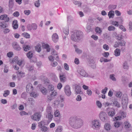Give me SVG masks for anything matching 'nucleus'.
Instances as JSON below:
<instances>
[{
	"label": "nucleus",
	"mask_w": 132,
	"mask_h": 132,
	"mask_svg": "<svg viewBox=\"0 0 132 132\" xmlns=\"http://www.w3.org/2000/svg\"><path fill=\"white\" fill-rule=\"evenodd\" d=\"M84 121L80 118H77L76 116L71 117L69 120L70 126L73 128H80L83 125Z\"/></svg>",
	"instance_id": "obj_1"
},
{
	"label": "nucleus",
	"mask_w": 132,
	"mask_h": 132,
	"mask_svg": "<svg viewBox=\"0 0 132 132\" xmlns=\"http://www.w3.org/2000/svg\"><path fill=\"white\" fill-rule=\"evenodd\" d=\"M82 32L80 31H77L72 33L71 39L73 41L78 42L82 38Z\"/></svg>",
	"instance_id": "obj_2"
},
{
	"label": "nucleus",
	"mask_w": 132,
	"mask_h": 132,
	"mask_svg": "<svg viewBox=\"0 0 132 132\" xmlns=\"http://www.w3.org/2000/svg\"><path fill=\"white\" fill-rule=\"evenodd\" d=\"M52 55L48 57L49 60L51 61H53L54 58L56 61L59 60V57L57 55V52L54 49H52L51 52Z\"/></svg>",
	"instance_id": "obj_3"
},
{
	"label": "nucleus",
	"mask_w": 132,
	"mask_h": 132,
	"mask_svg": "<svg viewBox=\"0 0 132 132\" xmlns=\"http://www.w3.org/2000/svg\"><path fill=\"white\" fill-rule=\"evenodd\" d=\"M100 126V123L98 120H94L92 121L91 122V127L92 128L94 129H96L98 128Z\"/></svg>",
	"instance_id": "obj_4"
},
{
	"label": "nucleus",
	"mask_w": 132,
	"mask_h": 132,
	"mask_svg": "<svg viewBox=\"0 0 132 132\" xmlns=\"http://www.w3.org/2000/svg\"><path fill=\"white\" fill-rule=\"evenodd\" d=\"M128 103V96L126 95H125L122 97V107L124 109H126Z\"/></svg>",
	"instance_id": "obj_5"
},
{
	"label": "nucleus",
	"mask_w": 132,
	"mask_h": 132,
	"mask_svg": "<svg viewBox=\"0 0 132 132\" xmlns=\"http://www.w3.org/2000/svg\"><path fill=\"white\" fill-rule=\"evenodd\" d=\"M98 116L100 119L103 122H106L107 120L108 117L107 114L104 112H101L99 114Z\"/></svg>",
	"instance_id": "obj_6"
},
{
	"label": "nucleus",
	"mask_w": 132,
	"mask_h": 132,
	"mask_svg": "<svg viewBox=\"0 0 132 132\" xmlns=\"http://www.w3.org/2000/svg\"><path fill=\"white\" fill-rule=\"evenodd\" d=\"M64 91L65 94L68 97L70 96L71 94V88L69 85H67L65 86L64 88Z\"/></svg>",
	"instance_id": "obj_7"
},
{
	"label": "nucleus",
	"mask_w": 132,
	"mask_h": 132,
	"mask_svg": "<svg viewBox=\"0 0 132 132\" xmlns=\"http://www.w3.org/2000/svg\"><path fill=\"white\" fill-rule=\"evenodd\" d=\"M42 116L41 113L40 112H36L34 113L31 116V119L36 121H39Z\"/></svg>",
	"instance_id": "obj_8"
},
{
	"label": "nucleus",
	"mask_w": 132,
	"mask_h": 132,
	"mask_svg": "<svg viewBox=\"0 0 132 132\" xmlns=\"http://www.w3.org/2000/svg\"><path fill=\"white\" fill-rule=\"evenodd\" d=\"M77 71L78 73L82 76L86 77H88V73L82 68H79L77 70Z\"/></svg>",
	"instance_id": "obj_9"
},
{
	"label": "nucleus",
	"mask_w": 132,
	"mask_h": 132,
	"mask_svg": "<svg viewBox=\"0 0 132 132\" xmlns=\"http://www.w3.org/2000/svg\"><path fill=\"white\" fill-rule=\"evenodd\" d=\"M37 25L35 23H32L31 24H29L27 26V29L29 31H31L32 29L35 30L37 29Z\"/></svg>",
	"instance_id": "obj_10"
},
{
	"label": "nucleus",
	"mask_w": 132,
	"mask_h": 132,
	"mask_svg": "<svg viewBox=\"0 0 132 132\" xmlns=\"http://www.w3.org/2000/svg\"><path fill=\"white\" fill-rule=\"evenodd\" d=\"M54 121L57 122H59L60 118L59 117L60 115L59 111L58 110L54 111Z\"/></svg>",
	"instance_id": "obj_11"
},
{
	"label": "nucleus",
	"mask_w": 132,
	"mask_h": 132,
	"mask_svg": "<svg viewBox=\"0 0 132 132\" xmlns=\"http://www.w3.org/2000/svg\"><path fill=\"white\" fill-rule=\"evenodd\" d=\"M34 88L32 84L30 83L27 84L26 87V89L27 92L30 93L33 90Z\"/></svg>",
	"instance_id": "obj_12"
},
{
	"label": "nucleus",
	"mask_w": 132,
	"mask_h": 132,
	"mask_svg": "<svg viewBox=\"0 0 132 132\" xmlns=\"http://www.w3.org/2000/svg\"><path fill=\"white\" fill-rule=\"evenodd\" d=\"M126 112H121L120 113V115L116 117L115 119L116 120H121L125 117L126 116Z\"/></svg>",
	"instance_id": "obj_13"
},
{
	"label": "nucleus",
	"mask_w": 132,
	"mask_h": 132,
	"mask_svg": "<svg viewBox=\"0 0 132 132\" xmlns=\"http://www.w3.org/2000/svg\"><path fill=\"white\" fill-rule=\"evenodd\" d=\"M52 39L54 43L57 42L59 40V37L56 33H54L53 34L52 36Z\"/></svg>",
	"instance_id": "obj_14"
},
{
	"label": "nucleus",
	"mask_w": 132,
	"mask_h": 132,
	"mask_svg": "<svg viewBox=\"0 0 132 132\" xmlns=\"http://www.w3.org/2000/svg\"><path fill=\"white\" fill-rule=\"evenodd\" d=\"M49 122L47 120H42L40 122L38 123V126H44L45 125H47Z\"/></svg>",
	"instance_id": "obj_15"
},
{
	"label": "nucleus",
	"mask_w": 132,
	"mask_h": 132,
	"mask_svg": "<svg viewBox=\"0 0 132 132\" xmlns=\"http://www.w3.org/2000/svg\"><path fill=\"white\" fill-rule=\"evenodd\" d=\"M12 46L13 48L16 50L19 51L21 49V48L16 42H13L12 44Z\"/></svg>",
	"instance_id": "obj_16"
},
{
	"label": "nucleus",
	"mask_w": 132,
	"mask_h": 132,
	"mask_svg": "<svg viewBox=\"0 0 132 132\" xmlns=\"http://www.w3.org/2000/svg\"><path fill=\"white\" fill-rule=\"evenodd\" d=\"M75 94H80L82 93V92L81 90V87L78 85H77L75 88Z\"/></svg>",
	"instance_id": "obj_17"
},
{
	"label": "nucleus",
	"mask_w": 132,
	"mask_h": 132,
	"mask_svg": "<svg viewBox=\"0 0 132 132\" xmlns=\"http://www.w3.org/2000/svg\"><path fill=\"white\" fill-rule=\"evenodd\" d=\"M52 91L50 97H48V99L50 100H51L53 99V97L55 96L57 94L55 90H54Z\"/></svg>",
	"instance_id": "obj_18"
},
{
	"label": "nucleus",
	"mask_w": 132,
	"mask_h": 132,
	"mask_svg": "<svg viewBox=\"0 0 132 132\" xmlns=\"http://www.w3.org/2000/svg\"><path fill=\"white\" fill-rule=\"evenodd\" d=\"M39 89L41 92L43 94L45 95L47 94L48 91L47 89L45 88L42 87H40Z\"/></svg>",
	"instance_id": "obj_19"
},
{
	"label": "nucleus",
	"mask_w": 132,
	"mask_h": 132,
	"mask_svg": "<svg viewBox=\"0 0 132 132\" xmlns=\"http://www.w3.org/2000/svg\"><path fill=\"white\" fill-rule=\"evenodd\" d=\"M115 114V111L114 109L111 108L109 111L108 112V115L111 117H112Z\"/></svg>",
	"instance_id": "obj_20"
},
{
	"label": "nucleus",
	"mask_w": 132,
	"mask_h": 132,
	"mask_svg": "<svg viewBox=\"0 0 132 132\" xmlns=\"http://www.w3.org/2000/svg\"><path fill=\"white\" fill-rule=\"evenodd\" d=\"M104 127L105 130L107 131H109L111 129V126L110 124L108 123H106L104 125Z\"/></svg>",
	"instance_id": "obj_21"
},
{
	"label": "nucleus",
	"mask_w": 132,
	"mask_h": 132,
	"mask_svg": "<svg viewBox=\"0 0 132 132\" xmlns=\"http://www.w3.org/2000/svg\"><path fill=\"white\" fill-rule=\"evenodd\" d=\"M17 20H14L13 21L12 23V25L14 29H16L18 28V24L17 23Z\"/></svg>",
	"instance_id": "obj_22"
},
{
	"label": "nucleus",
	"mask_w": 132,
	"mask_h": 132,
	"mask_svg": "<svg viewBox=\"0 0 132 132\" xmlns=\"http://www.w3.org/2000/svg\"><path fill=\"white\" fill-rule=\"evenodd\" d=\"M108 15L109 18H113L114 16V12L112 10L110 11L108 13Z\"/></svg>",
	"instance_id": "obj_23"
},
{
	"label": "nucleus",
	"mask_w": 132,
	"mask_h": 132,
	"mask_svg": "<svg viewBox=\"0 0 132 132\" xmlns=\"http://www.w3.org/2000/svg\"><path fill=\"white\" fill-rule=\"evenodd\" d=\"M65 96L64 95H59L58 97V100L59 102H63L64 101Z\"/></svg>",
	"instance_id": "obj_24"
},
{
	"label": "nucleus",
	"mask_w": 132,
	"mask_h": 132,
	"mask_svg": "<svg viewBox=\"0 0 132 132\" xmlns=\"http://www.w3.org/2000/svg\"><path fill=\"white\" fill-rule=\"evenodd\" d=\"M46 117L48 119L49 121H51L53 117V115L52 113H47L46 115Z\"/></svg>",
	"instance_id": "obj_25"
},
{
	"label": "nucleus",
	"mask_w": 132,
	"mask_h": 132,
	"mask_svg": "<svg viewBox=\"0 0 132 132\" xmlns=\"http://www.w3.org/2000/svg\"><path fill=\"white\" fill-rule=\"evenodd\" d=\"M42 47L43 48H46V51L48 52H49L50 50L49 46L47 44H42Z\"/></svg>",
	"instance_id": "obj_26"
},
{
	"label": "nucleus",
	"mask_w": 132,
	"mask_h": 132,
	"mask_svg": "<svg viewBox=\"0 0 132 132\" xmlns=\"http://www.w3.org/2000/svg\"><path fill=\"white\" fill-rule=\"evenodd\" d=\"M114 55L116 56H119L120 55V50L119 49L116 48L114 51Z\"/></svg>",
	"instance_id": "obj_27"
},
{
	"label": "nucleus",
	"mask_w": 132,
	"mask_h": 132,
	"mask_svg": "<svg viewBox=\"0 0 132 132\" xmlns=\"http://www.w3.org/2000/svg\"><path fill=\"white\" fill-rule=\"evenodd\" d=\"M40 128V130L42 132H45L47 131L48 130V128L46 126H38Z\"/></svg>",
	"instance_id": "obj_28"
},
{
	"label": "nucleus",
	"mask_w": 132,
	"mask_h": 132,
	"mask_svg": "<svg viewBox=\"0 0 132 132\" xmlns=\"http://www.w3.org/2000/svg\"><path fill=\"white\" fill-rule=\"evenodd\" d=\"M46 111L47 113H52V108L49 105L47 106Z\"/></svg>",
	"instance_id": "obj_29"
},
{
	"label": "nucleus",
	"mask_w": 132,
	"mask_h": 132,
	"mask_svg": "<svg viewBox=\"0 0 132 132\" xmlns=\"http://www.w3.org/2000/svg\"><path fill=\"white\" fill-rule=\"evenodd\" d=\"M6 24L4 22H0V28L4 29L7 27Z\"/></svg>",
	"instance_id": "obj_30"
},
{
	"label": "nucleus",
	"mask_w": 132,
	"mask_h": 132,
	"mask_svg": "<svg viewBox=\"0 0 132 132\" xmlns=\"http://www.w3.org/2000/svg\"><path fill=\"white\" fill-rule=\"evenodd\" d=\"M63 31L66 35H68L69 34V28L67 27L63 28Z\"/></svg>",
	"instance_id": "obj_31"
},
{
	"label": "nucleus",
	"mask_w": 132,
	"mask_h": 132,
	"mask_svg": "<svg viewBox=\"0 0 132 132\" xmlns=\"http://www.w3.org/2000/svg\"><path fill=\"white\" fill-rule=\"evenodd\" d=\"M123 67L125 69H128L129 66L127 62L125 61L123 63Z\"/></svg>",
	"instance_id": "obj_32"
},
{
	"label": "nucleus",
	"mask_w": 132,
	"mask_h": 132,
	"mask_svg": "<svg viewBox=\"0 0 132 132\" xmlns=\"http://www.w3.org/2000/svg\"><path fill=\"white\" fill-rule=\"evenodd\" d=\"M60 78L61 82H64L65 81L66 79L64 75H60Z\"/></svg>",
	"instance_id": "obj_33"
},
{
	"label": "nucleus",
	"mask_w": 132,
	"mask_h": 132,
	"mask_svg": "<svg viewBox=\"0 0 132 132\" xmlns=\"http://www.w3.org/2000/svg\"><path fill=\"white\" fill-rule=\"evenodd\" d=\"M36 50L38 52L41 51V45L39 44H38L35 47Z\"/></svg>",
	"instance_id": "obj_34"
},
{
	"label": "nucleus",
	"mask_w": 132,
	"mask_h": 132,
	"mask_svg": "<svg viewBox=\"0 0 132 132\" xmlns=\"http://www.w3.org/2000/svg\"><path fill=\"white\" fill-rule=\"evenodd\" d=\"M114 92L116 97H121L122 94L121 92L120 91H115Z\"/></svg>",
	"instance_id": "obj_35"
},
{
	"label": "nucleus",
	"mask_w": 132,
	"mask_h": 132,
	"mask_svg": "<svg viewBox=\"0 0 132 132\" xmlns=\"http://www.w3.org/2000/svg\"><path fill=\"white\" fill-rule=\"evenodd\" d=\"M74 46L75 48V51L77 53L80 54L82 53V51L81 50L77 48L76 45H74Z\"/></svg>",
	"instance_id": "obj_36"
},
{
	"label": "nucleus",
	"mask_w": 132,
	"mask_h": 132,
	"mask_svg": "<svg viewBox=\"0 0 132 132\" xmlns=\"http://www.w3.org/2000/svg\"><path fill=\"white\" fill-rule=\"evenodd\" d=\"M30 47L29 46L27 45H23V48L25 51H28L30 49Z\"/></svg>",
	"instance_id": "obj_37"
},
{
	"label": "nucleus",
	"mask_w": 132,
	"mask_h": 132,
	"mask_svg": "<svg viewBox=\"0 0 132 132\" xmlns=\"http://www.w3.org/2000/svg\"><path fill=\"white\" fill-rule=\"evenodd\" d=\"M30 95L31 96L35 98L38 96V94L36 92H32L30 93Z\"/></svg>",
	"instance_id": "obj_38"
},
{
	"label": "nucleus",
	"mask_w": 132,
	"mask_h": 132,
	"mask_svg": "<svg viewBox=\"0 0 132 132\" xmlns=\"http://www.w3.org/2000/svg\"><path fill=\"white\" fill-rule=\"evenodd\" d=\"M125 127L126 128H128L130 127V124L128 121L125 122L124 123Z\"/></svg>",
	"instance_id": "obj_39"
},
{
	"label": "nucleus",
	"mask_w": 132,
	"mask_h": 132,
	"mask_svg": "<svg viewBox=\"0 0 132 132\" xmlns=\"http://www.w3.org/2000/svg\"><path fill=\"white\" fill-rule=\"evenodd\" d=\"M52 79L55 82H57L58 81V78L55 74H53Z\"/></svg>",
	"instance_id": "obj_40"
},
{
	"label": "nucleus",
	"mask_w": 132,
	"mask_h": 132,
	"mask_svg": "<svg viewBox=\"0 0 132 132\" xmlns=\"http://www.w3.org/2000/svg\"><path fill=\"white\" fill-rule=\"evenodd\" d=\"M34 5L35 6L37 7H39L40 5V1L38 0L35 2Z\"/></svg>",
	"instance_id": "obj_41"
},
{
	"label": "nucleus",
	"mask_w": 132,
	"mask_h": 132,
	"mask_svg": "<svg viewBox=\"0 0 132 132\" xmlns=\"http://www.w3.org/2000/svg\"><path fill=\"white\" fill-rule=\"evenodd\" d=\"M62 130V127L61 126H58L56 129L55 132H61Z\"/></svg>",
	"instance_id": "obj_42"
},
{
	"label": "nucleus",
	"mask_w": 132,
	"mask_h": 132,
	"mask_svg": "<svg viewBox=\"0 0 132 132\" xmlns=\"http://www.w3.org/2000/svg\"><path fill=\"white\" fill-rule=\"evenodd\" d=\"M48 89L50 91H53L54 89V87L53 85L50 84L48 86Z\"/></svg>",
	"instance_id": "obj_43"
},
{
	"label": "nucleus",
	"mask_w": 132,
	"mask_h": 132,
	"mask_svg": "<svg viewBox=\"0 0 132 132\" xmlns=\"http://www.w3.org/2000/svg\"><path fill=\"white\" fill-rule=\"evenodd\" d=\"M110 78L113 81H116V78L114 74L110 75Z\"/></svg>",
	"instance_id": "obj_44"
},
{
	"label": "nucleus",
	"mask_w": 132,
	"mask_h": 132,
	"mask_svg": "<svg viewBox=\"0 0 132 132\" xmlns=\"http://www.w3.org/2000/svg\"><path fill=\"white\" fill-rule=\"evenodd\" d=\"M95 31L97 33L100 35L102 32V31L100 28L97 27L96 28Z\"/></svg>",
	"instance_id": "obj_45"
},
{
	"label": "nucleus",
	"mask_w": 132,
	"mask_h": 132,
	"mask_svg": "<svg viewBox=\"0 0 132 132\" xmlns=\"http://www.w3.org/2000/svg\"><path fill=\"white\" fill-rule=\"evenodd\" d=\"M33 54L32 52H29L27 54V57L29 59L31 58Z\"/></svg>",
	"instance_id": "obj_46"
},
{
	"label": "nucleus",
	"mask_w": 132,
	"mask_h": 132,
	"mask_svg": "<svg viewBox=\"0 0 132 132\" xmlns=\"http://www.w3.org/2000/svg\"><path fill=\"white\" fill-rule=\"evenodd\" d=\"M96 105L99 108H102V105L101 103L99 101H97L96 102Z\"/></svg>",
	"instance_id": "obj_47"
},
{
	"label": "nucleus",
	"mask_w": 132,
	"mask_h": 132,
	"mask_svg": "<svg viewBox=\"0 0 132 132\" xmlns=\"http://www.w3.org/2000/svg\"><path fill=\"white\" fill-rule=\"evenodd\" d=\"M26 68L29 71H31L34 69V67L32 65H27Z\"/></svg>",
	"instance_id": "obj_48"
},
{
	"label": "nucleus",
	"mask_w": 132,
	"mask_h": 132,
	"mask_svg": "<svg viewBox=\"0 0 132 132\" xmlns=\"http://www.w3.org/2000/svg\"><path fill=\"white\" fill-rule=\"evenodd\" d=\"M18 64L19 66H23L24 64H23V61L22 60H19L18 62Z\"/></svg>",
	"instance_id": "obj_49"
},
{
	"label": "nucleus",
	"mask_w": 132,
	"mask_h": 132,
	"mask_svg": "<svg viewBox=\"0 0 132 132\" xmlns=\"http://www.w3.org/2000/svg\"><path fill=\"white\" fill-rule=\"evenodd\" d=\"M10 93V91L9 90H5L4 91L3 96L5 97H6Z\"/></svg>",
	"instance_id": "obj_50"
},
{
	"label": "nucleus",
	"mask_w": 132,
	"mask_h": 132,
	"mask_svg": "<svg viewBox=\"0 0 132 132\" xmlns=\"http://www.w3.org/2000/svg\"><path fill=\"white\" fill-rule=\"evenodd\" d=\"M13 1H9V7L10 9H12L13 6Z\"/></svg>",
	"instance_id": "obj_51"
},
{
	"label": "nucleus",
	"mask_w": 132,
	"mask_h": 132,
	"mask_svg": "<svg viewBox=\"0 0 132 132\" xmlns=\"http://www.w3.org/2000/svg\"><path fill=\"white\" fill-rule=\"evenodd\" d=\"M64 69L67 71L69 70V67L68 64L66 63L64 64Z\"/></svg>",
	"instance_id": "obj_52"
},
{
	"label": "nucleus",
	"mask_w": 132,
	"mask_h": 132,
	"mask_svg": "<svg viewBox=\"0 0 132 132\" xmlns=\"http://www.w3.org/2000/svg\"><path fill=\"white\" fill-rule=\"evenodd\" d=\"M113 104L114 105L117 107L118 108L120 107V105L119 103L117 101H114L113 103Z\"/></svg>",
	"instance_id": "obj_53"
},
{
	"label": "nucleus",
	"mask_w": 132,
	"mask_h": 132,
	"mask_svg": "<svg viewBox=\"0 0 132 132\" xmlns=\"http://www.w3.org/2000/svg\"><path fill=\"white\" fill-rule=\"evenodd\" d=\"M119 45L121 46H125V45L126 42L124 40H122L120 42H119Z\"/></svg>",
	"instance_id": "obj_54"
},
{
	"label": "nucleus",
	"mask_w": 132,
	"mask_h": 132,
	"mask_svg": "<svg viewBox=\"0 0 132 132\" xmlns=\"http://www.w3.org/2000/svg\"><path fill=\"white\" fill-rule=\"evenodd\" d=\"M114 126L118 128L120 125V122L116 121L114 123Z\"/></svg>",
	"instance_id": "obj_55"
},
{
	"label": "nucleus",
	"mask_w": 132,
	"mask_h": 132,
	"mask_svg": "<svg viewBox=\"0 0 132 132\" xmlns=\"http://www.w3.org/2000/svg\"><path fill=\"white\" fill-rule=\"evenodd\" d=\"M57 65V63L56 61H52L51 63V65L53 67H55Z\"/></svg>",
	"instance_id": "obj_56"
},
{
	"label": "nucleus",
	"mask_w": 132,
	"mask_h": 132,
	"mask_svg": "<svg viewBox=\"0 0 132 132\" xmlns=\"http://www.w3.org/2000/svg\"><path fill=\"white\" fill-rule=\"evenodd\" d=\"M87 94L89 96H91L92 94V92L90 89H88L86 91Z\"/></svg>",
	"instance_id": "obj_57"
},
{
	"label": "nucleus",
	"mask_w": 132,
	"mask_h": 132,
	"mask_svg": "<svg viewBox=\"0 0 132 132\" xmlns=\"http://www.w3.org/2000/svg\"><path fill=\"white\" fill-rule=\"evenodd\" d=\"M17 73L18 75H19L20 76H21V77H23L24 76V73L22 71H18L17 72Z\"/></svg>",
	"instance_id": "obj_58"
},
{
	"label": "nucleus",
	"mask_w": 132,
	"mask_h": 132,
	"mask_svg": "<svg viewBox=\"0 0 132 132\" xmlns=\"http://www.w3.org/2000/svg\"><path fill=\"white\" fill-rule=\"evenodd\" d=\"M115 29V27L112 26H109L108 28V30L109 31L114 30Z\"/></svg>",
	"instance_id": "obj_59"
},
{
	"label": "nucleus",
	"mask_w": 132,
	"mask_h": 132,
	"mask_svg": "<svg viewBox=\"0 0 132 132\" xmlns=\"http://www.w3.org/2000/svg\"><path fill=\"white\" fill-rule=\"evenodd\" d=\"M62 87V84L60 82L57 85V89L59 90H60Z\"/></svg>",
	"instance_id": "obj_60"
},
{
	"label": "nucleus",
	"mask_w": 132,
	"mask_h": 132,
	"mask_svg": "<svg viewBox=\"0 0 132 132\" xmlns=\"http://www.w3.org/2000/svg\"><path fill=\"white\" fill-rule=\"evenodd\" d=\"M73 3L74 4L77 5L78 6H80L81 4V3L77 1H74Z\"/></svg>",
	"instance_id": "obj_61"
},
{
	"label": "nucleus",
	"mask_w": 132,
	"mask_h": 132,
	"mask_svg": "<svg viewBox=\"0 0 132 132\" xmlns=\"http://www.w3.org/2000/svg\"><path fill=\"white\" fill-rule=\"evenodd\" d=\"M103 48L106 51L108 50L109 49L108 46L106 44H104L103 46Z\"/></svg>",
	"instance_id": "obj_62"
},
{
	"label": "nucleus",
	"mask_w": 132,
	"mask_h": 132,
	"mask_svg": "<svg viewBox=\"0 0 132 132\" xmlns=\"http://www.w3.org/2000/svg\"><path fill=\"white\" fill-rule=\"evenodd\" d=\"M10 31V29L8 28H6L4 29L3 32L4 34H6Z\"/></svg>",
	"instance_id": "obj_63"
},
{
	"label": "nucleus",
	"mask_w": 132,
	"mask_h": 132,
	"mask_svg": "<svg viewBox=\"0 0 132 132\" xmlns=\"http://www.w3.org/2000/svg\"><path fill=\"white\" fill-rule=\"evenodd\" d=\"M129 31L130 32H132V22H129Z\"/></svg>",
	"instance_id": "obj_64"
}]
</instances>
